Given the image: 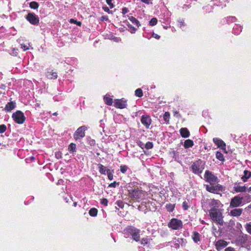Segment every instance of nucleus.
<instances>
[{
	"mask_svg": "<svg viewBox=\"0 0 251 251\" xmlns=\"http://www.w3.org/2000/svg\"><path fill=\"white\" fill-rule=\"evenodd\" d=\"M221 203L219 200L212 199L208 202L210 207L209 210V216L213 222L217 224L222 226L224 224L222 209L219 208Z\"/></svg>",
	"mask_w": 251,
	"mask_h": 251,
	"instance_id": "obj_1",
	"label": "nucleus"
},
{
	"mask_svg": "<svg viewBox=\"0 0 251 251\" xmlns=\"http://www.w3.org/2000/svg\"><path fill=\"white\" fill-rule=\"evenodd\" d=\"M124 233L126 237L131 236L132 239L136 242L140 241V230L132 226H127L124 230Z\"/></svg>",
	"mask_w": 251,
	"mask_h": 251,
	"instance_id": "obj_2",
	"label": "nucleus"
},
{
	"mask_svg": "<svg viewBox=\"0 0 251 251\" xmlns=\"http://www.w3.org/2000/svg\"><path fill=\"white\" fill-rule=\"evenodd\" d=\"M192 172L195 174H201L204 169V163L201 159H198L193 162L191 166Z\"/></svg>",
	"mask_w": 251,
	"mask_h": 251,
	"instance_id": "obj_3",
	"label": "nucleus"
},
{
	"mask_svg": "<svg viewBox=\"0 0 251 251\" xmlns=\"http://www.w3.org/2000/svg\"><path fill=\"white\" fill-rule=\"evenodd\" d=\"M129 197L136 201L141 199L145 196L144 191L138 188L128 190Z\"/></svg>",
	"mask_w": 251,
	"mask_h": 251,
	"instance_id": "obj_4",
	"label": "nucleus"
},
{
	"mask_svg": "<svg viewBox=\"0 0 251 251\" xmlns=\"http://www.w3.org/2000/svg\"><path fill=\"white\" fill-rule=\"evenodd\" d=\"M168 226L173 230H179L183 227V223L180 220L173 218L168 223Z\"/></svg>",
	"mask_w": 251,
	"mask_h": 251,
	"instance_id": "obj_5",
	"label": "nucleus"
},
{
	"mask_svg": "<svg viewBox=\"0 0 251 251\" xmlns=\"http://www.w3.org/2000/svg\"><path fill=\"white\" fill-rule=\"evenodd\" d=\"M204 177L205 180L209 183L211 185L214 184L219 181L218 177L215 176L212 172L209 170L205 171Z\"/></svg>",
	"mask_w": 251,
	"mask_h": 251,
	"instance_id": "obj_6",
	"label": "nucleus"
},
{
	"mask_svg": "<svg viewBox=\"0 0 251 251\" xmlns=\"http://www.w3.org/2000/svg\"><path fill=\"white\" fill-rule=\"evenodd\" d=\"M87 129V127L85 126H82L78 127L74 133L73 136L74 139L77 141L84 137L85 136V131Z\"/></svg>",
	"mask_w": 251,
	"mask_h": 251,
	"instance_id": "obj_7",
	"label": "nucleus"
},
{
	"mask_svg": "<svg viewBox=\"0 0 251 251\" xmlns=\"http://www.w3.org/2000/svg\"><path fill=\"white\" fill-rule=\"evenodd\" d=\"M12 117L15 122L18 124H23L26 119L24 113L19 110L13 113Z\"/></svg>",
	"mask_w": 251,
	"mask_h": 251,
	"instance_id": "obj_8",
	"label": "nucleus"
},
{
	"mask_svg": "<svg viewBox=\"0 0 251 251\" xmlns=\"http://www.w3.org/2000/svg\"><path fill=\"white\" fill-rule=\"evenodd\" d=\"M205 188L206 190L210 193L218 194L220 192L223 191L224 187L222 185L217 184L215 185H212L211 184L210 185H206Z\"/></svg>",
	"mask_w": 251,
	"mask_h": 251,
	"instance_id": "obj_9",
	"label": "nucleus"
},
{
	"mask_svg": "<svg viewBox=\"0 0 251 251\" xmlns=\"http://www.w3.org/2000/svg\"><path fill=\"white\" fill-rule=\"evenodd\" d=\"M26 20L31 24L38 25L39 24V18L34 13L29 12L25 17Z\"/></svg>",
	"mask_w": 251,
	"mask_h": 251,
	"instance_id": "obj_10",
	"label": "nucleus"
},
{
	"mask_svg": "<svg viewBox=\"0 0 251 251\" xmlns=\"http://www.w3.org/2000/svg\"><path fill=\"white\" fill-rule=\"evenodd\" d=\"M243 199V198L239 195L234 197L230 201L229 207L234 208L239 206L242 203Z\"/></svg>",
	"mask_w": 251,
	"mask_h": 251,
	"instance_id": "obj_11",
	"label": "nucleus"
},
{
	"mask_svg": "<svg viewBox=\"0 0 251 251\" xmlns=\"http://www.w3.org/2000/svg\"><path fill=\"white\" fill-rule=\"evenodd\" d=\"M241 182H235L233 184V193H242L247 191L248 188L245 185H241Z\"/></svg>",
	"mask_w": 251,
	"mask_h": 251,
	"instance_id": "obj_12",
	"label": "nucleus"
},
{
	"mask_svg": "<svg viewBox=\"0 0 251 251\" xmlns=\"http://www.w3.org/2000/svg\"><path fill=\"white\" fill-rule=\"evenodd\" d=\"M141 122L146 128L148 129L151 125L152 120L150 116L148 115H143L141 117Z\"/></svg>",
	"mask_w": 251,
	"mask_h": 251,
	"instance_id": "obj_13",
	"label": "nucleus"
},
{
	"mask_svg": "<svg viewBox=\"0 0 251 251\" xmlns=\"http://www.w3.org/2000/svg\"><path fill=\"white\" fill-rule=\"evenodd\" d=\"M114 106L119 109H124L127 106V100L122 99H116L115 100Z\"/></svg>",
	"mask_w": 251,
	"mask_h": 251,
	"instance_id": "obj_14",
	"label": "nucleus"
},
{
	"mask_svg": "<svg viewBox=\"0 0 251 251\" xmlns=\"http://www.w3.org/2000/svg\"><path fill=\"white\" fill-rule=\"evenodd\" d=\"M213 141L218 148H220L223 150L225 151V152L226 150V144L222 140L218 138H214Z\"/></svg>",
	"mask_w": 251,
	"mask_h": 251,
	"instance_id": "obj_15",
	"label": "nucleus"
},
{
	"mask_svg": "<svg viewBox=\"0 0 251 251\" xmlns=\"http://www.w3.org/2000/svg\"><path fill=\"white\" fill-rule=\"evenodd\" d=\"M227 245V242L223 240H219L216 242L215 246L216 249L220 251Z\"/></svg>",
	"mask_w": 251,
	"mask_h": 251,
	"instance_id": "obj_16",
	"label": "nucleus"
},
{
	"mask_svg": "<svg viewBox=\"0 0 251 251\" xmlns=\"http://www.w3.org/2000/svg\"><path fill=\"white\" fill-rule=\"evenodd\" d=\"M181 136L183 138H186L190 136V132L186 127H182L179 130Z\"/></svg>",
	"mask_w": 251,
	"mask_h": 251,
	"instance_id": "obj_17",
	"label": "nucleus"
},
{
	"mask_svg": "<svg viewBox=\"0 0 251 251\" xmlns=\"http://www.w3.org/2000/svg\"><path fill=\"white\" fill-rule=\"evenodd\" d=\"M46 76L49 79H52L57 78L58 75L56 72H54L53 70H50L47 72Z\"/></svg>",
	"mask_w": 251,
	"mask_h": 251,
	"instance_id": "obj_18",
	"label": "nucleus"
},
{
	"mask_svg": "<svg viewBox=\"0 0 251 251\" xmlns=\"http://www.w3.org/2000/svg\"><path fill=\"white\" fill-rule=\"evenodd\" d=\"M243 212V209L241 208H235L230 211V215L234 217L240 216Z\"/></svg>",
	"mask_w": 251,
	"mask_h": 251,
	"instance_id": "obj_19",
	"label": "nucleus"
},
{
	"mask_svg": "<svg viewBox=\"0 0 251 251\" xmlns=\"http://www.w3.org/2000/svg\"><path fill=\"white\" fill-rule=\"evenodd\" d=\"M251 177V172L248 171V170H245L244 171V175L241 177V179L244 182H245Z\"/></svg>",
	"mask_w": 251,
	"mask_h": 251,
	"instance_id": "obj_20",
	"label": "nucleus"
},
{
	"mask_svg": "<svg viewBox=\"0 0 251 251\" xmlns=\"http://www.w3.org/2000/svg\"><path fill=\"white\" fill-rule=\"evenodd\" d=\"M15 107V103L13 101H11L7 103V104L5 105L4 109L7 112H10L12 110L14 109Z\"/></svg>",
	"mask_w": 251,
	"mask_h": 251,
	"instance_id": "obj_21",
	"label": "nucleus"
},
{
	"mask_svg": "<svg viewBox=\"0 0 251 251\" xmlns=\"http://www.w3.org/2000/svg\"><path fill=\"white\" fill-rule=\"evenodd\" d=\"M201 235L197 231H194L193 232L192 238L194 242L196 243H198L200 241Z\"/></svg>",
	"mask_w": 251,
	"mask_h": 251,
	"instance_id": "obj_22",
	"label": "nucleus"
},
{
	"mask_svg": "<svg viewBox=\"0 0 251 251\" xmlns=\"http://www.w3.org/2000/svg\"><path fill=\"white\" fill-rule=\"evenodd\" d=\"M127 16L128 17V19L130 20V21L133 24L136 25L137 27H139L140 26H141V24H140L139 21L135 17L133 16H129V15H127Z\"/></svg>",
	"mask_w": 251,
	"mask_h": 251,
	"instance_id": "obj_23",
	"label": "nucleus"
},
{
	"mask_svg": "<svg viewBox=\"0 0 251 251\" xmlns=\"http://www.w3.org/2000/svg\"><path fill=\"white\" fill-rule=\"evenodd\" d=\"M194 146V142L191 139H187L184 141L183 146L185 149H188Z\"/></svg>",
	"mask_w": 251,
	"mask_h": 251,
	"instance_id": "obj_24",
	"label": "nucleus"
},
{
	"mask_svg": "<svg viewBox=\"0 0 251 251\" xmlns=\"http://www.w3.org/2000/svg\"><path fill=\"white\" fill-rule=\"evenodd\" d=\"M151 240L152 239L151 238H148V237L143 238L141 240V244L145 246L150 244Z\"/></svg>",
	"mask_w": 251,
	"mask_h": 251,
	"instance_id": "obj_25",
	"label": "nucleus"
},
{
	"mask_svg": "<svg viewBox=\"0 0 251 251\" xmlns=\"http://www.w3.org/2000/svg\"><path fill=\"white\" fill-rule=\"evenodd\" d=\"M98 166L100 174L101 175H106L107 170L106 167L101 164H99Z\"/></svg>",
	"mask_w": 251,
	"mask_h": 251,
	"instance_id": "obj_26",
	"label": "nucleus"
},
{
	"mask_svg": "<svg viewBox=\"0 0 251 251\" xmlns=\"http://www.w3.org/2000/svg\"><path fill=\"white\" fill-rule=\"evenodd\" d=\"M104 100L105 103L109 106H111L112 105L113 103V100L112 98H111L110 96H105L104 97Z\"/></svg>",
	"mask_w": 251,
	"mask_h": 251,
	"instance_id": "obj_27",
	"label": "nucleus"
},
{
	"mask_svg": "<svg viewBox=\"0 0 251 251\" xmlns=\"http://www.w3.org/2000/svg\"><path fill=\"white\" fill-rule=\"evenodd\" d=\"M68 150L70 152H74L76 151V144L75 143H71L69 146Z\"/></svg>",
	"mask_w": 251,
	"mask_h": 251,
	"instance_id": "obj_28",
	"label": "nucleus"
},
{
	"mask_svg": "<svg viewBox=\"0 0 251 251\" xmlns=\"http://www.w3.org/2000/svg\"><path fill=\"white\" fill-rule=\"evenodd\" d=\"M124 23H127L126 25L129 28V31L131 33H134L137 30V28L133 26L131 24H130L127 21H125Z\"/></svg>",
	"mask_w": 251,
	"mask_h": 251,
	"instance_id": "obj_29",
	"label": "nucleus"
},
{
	"mask_svg": "<svg viewBox=\"0 0 251 251\" xmlns=\"http://www.w3.org/2000/svg\"><path fill=\"white\" fill-rule=\"evenodd\" d=\"M175 207V204L168 203L166 205V208L167 210L170 212H172L174 210Z\"/></svg>",
	"mask_w": 251,
	"mask_h": 251,
	"instance_id": "obj_30",
	"label": "nucleus"
},
{
	"mask_svg": "<svg viewBox=\"0 0 251 251\" xmlns=\"http://www.w3.org/2000/svg\"><path fill=\"white\" fill-rule=\"evenodd\" d=\"M98 210L96 208H92L89 211V214L91 216L95 217L98 214Z\"/></svg>",
	"mask_w": 251,
	"mask_h": 251,
	"instance_id": "obj_31",
	"label": "nucleus"
},
{
	"mask_svg": "<svg viewBox=\"0 0 251 251\" xmlns=\"http://www.w3.org/2000/svg\"><path fill=\"white\" fill-rule=\"evenodd\" d=\"M216 157L217 159L221 161H224L225 160L224 155L220 151H217L216 152Z\"/></svg>",
	"mask_w": 251,
	"mask_h": 251,
	"instance_id": "obj_32",
	"label": "nucleus"
},
{
	"mask_svg": "<svg viewBox=\"0 0 251 251\" xmlns=\"http://www.w3.org/2000/svg\"><path fill=\"white\" fill-rule=\"evenodd\" d=\"M29 5V7L33 9H37L39 6V3L37 2L34 1L30 2Z\"/></svg>",
	"mask_w": 251,
	"mask_h": 251,
	"instance_id": "obj_33",
	"label": "nucleus"
},
{
	"mask_svg": "<svg viewBox=\"0 0 251 251\" xmlns=\"http://www.w3.org/2000/svg\"><path fill=\"white\" fill-rule=\"evenodd\" d=\"M135 95L139 98L142 97L143 95L142 90L141 88L137 89L135 91Z\"/></svg>",
	"mask_w": 251,
	"mask_h": 251,
	"instance_id": "obj_34",
	"label": "nucleus"
},
{
	"mask_svg": "<svg viewBox=\"0 0 251 251\" xmlns=\"http://www.w3.org/2000/svg\"><path fill=\"white\" fill-rule=\"evenodd\" d=\"M113 170L111 171L110 169L107 170V174L108 176V178L111 180L113 178Z\"/></svg>",
	"mask_w": 251,
	"mask_h": 251,
	"instance_id": "obj_35",
	"label": "nucleus"
},
{
	"mask_svg": "<svg viewBox=\"0 0 251 251\" xmlns=\"http://www.w3.org/2000/svg\"><path fill=\"white\" fill-rule=\"evenodd\" d=\"M87 141L89 144L91 146H94L96 145V141L94 139L91 138L90 137H88L87 138Z\"/></svg>",
	"mask_w": 251,
	"mask_h": 251,
	"instance_id": "obj_36",
	"label": "nucleus"
},
{
	"mask_svg": "<svg viewBox=\"0 0 251 251\" xmlns=\"http://www.w3.org/2000/svg\"><path fill=\"white\" fill-rule=\"evenodd\" d=\"M170 116V115L169 112H165L163 115V118L164 121L168 123L169 122Z\"/></svg>",
	"mask_w": 251,
	"mask_h": 251,
	"instance_id": "obj_37",
	"label": "nucleus"
},
{
	"mask_svg": "<svg viewBox=\"0 0 251 251\" xmlns=\"http://www.w3.org/2000/svg\"><path fill=\"white\" fill-rule=\"evenodd\" d=\"M157 23V19L156 18H152L149 22L150 25L154 26Z\"/></svg>",
	"mask_w": 251,
	"mask_h": 251,
	"instance_id": "obj_38",
	"label": "nucleus"
},
{
	"mask_svg": "<svg viewBox=\"0 0 251 251\" xmlns=\"http://www.w3.org/2000/svg\"><path fill=\"white\" fill-rule=\"evenodd\" d=\"M128 169V167L126 165H121L120 166V171L123 174H125Z\"/></svg>",
	"mask_w": 251,
	"mask_h": 251,
	"instance_id": "obj_39",
	"label": "nucleus"
},
{
	"mask_svg": "<svg viewBox=\"0 0 251 251\" xmlns=\"http://www.w3.org/2000/svg\"><path fill=\"white\" fill-rule=\"evenodd\" d=\"M245 227L247 232L251 234V222L247 223Z\"/></svg>",
	"mask_w": 251,
	"mask_h": 251,
	"instance_id": "obj_40",
	"label": "nucleus"
},
{
	"mask_svg": "<svg viewBox=\"0 0 251 251\" xmlns=\"http://www.w3.org/2000/svg\"><path fill=\"white\" fill-rule=\"evenodd\" d=\"M153 143L151 142H148L145 144V148L147 150L151 149L153 148Z\"/></svg>",
	"mask_w": 251,
	"mask_h": 251,
	"instance_id": "obj_41",
	"label": "nucleus"
},
{
	"mask_svg": "<svg viewBox=\"0 0 251 251\" xmlns=\"http://www.w3.org/2000/svg\"><path fill=\"white\" fill-rule=\"evenodd\" d=\"M70 22L72 24H76L77 25L80 26L82 25V23L80 21H77L76 20H75L74 19H71L70 20Z\"/></svg>",
	"mask_w": 251,
	"mask_h": 251,
	"instance_id": "obj_42",
	"label": "nucleus"
},
{
	"mask_svg": "<svg viewBox=\"0 0 251 251\" xmlns=\"http://www.w3.org/2000/svg\"><path fill=\"white\" fill-rule=\"evenodd\" d=\"M182 208L184 210H187L189 208V205L187 201H184L182 203Z\"/></svg>",
	"mask_w": 251,
	"mask_h": 251,
	"instance_id": "obj_43",
	"label": "nucleus"
},
{
	"mask_svg": "<svg viewBox=\"0 0 251 251\" xmlns=\"http://www.w3.org/2000/svg\"><path fill=\"white\" fill-rule=\"evenodd\" d=\"M6 126L4 125V124H2V125H0V133H4L6 130Z\"/></svg>",
	"mask_w": 251,
	"mask_h": 251,
	"instance_id": "obj_44",
	"label": "nucleus"
},
{
	"mask_svg": "<svg viewBox=\"0 0 251 251\" xmlns=\"http://www.w3.org/2000/svg\"><path fill=\"white\" fill-rule=\"evenodd\" d=\"M116 204L118 206H119V207H120L121 208H124V205H125L124 202L122 201H121V200H119V201H117Z\"/></svg>",
	"mask_w": 251,
	"mask_h": 251,
	"instance_id": "obj_45",
	"label": "nucleus"
},
{
	"mask_svg": "<svg viewBox=\"0 0 251 251\" xmlns=\"http://www.w3.org/2000/svg\"><path fill=\"white\" fill-rule=\"evenodd\" d=\"M108 202V201L107 199L102 198L100 199V203L104 206H107Z\"/></svg>",
	"mask_w": 251,
	"mask_h": 251,
	"instance_id": "obj_46",
	"label": "nucleus"
},
{
	"mask_svg": "<svg viewBox=\"0 0 251 251\" xmlns=\"http://www.w3.org/2000/svg\"><path fill=\"white\" fill-rule=\"evenodd\" d=\"M55 156L56 158H57L58 159H61L62 158V154L61 152H60L59 151H57L55 153Z\"/></svg>",
	"mask_w": 251,
	"mask_h": 251,
	"instance_id": "obj_47",
	"label": "nucleus"
},
{
	"mask_svg": "<svg viewBox=\"0 0 251 251\" xmlns=\"http://www.w3.org/2000/svg\"><path fill=\"white\" fill-rule=\"evenodd\" d=\"M112 0H106V2L109 6L111 9L114 7V4L112 2Z\"/></svg>",
	"mask_w": 251,
	"mask_h": 251,
	"instance_id": "obj_48",
	"label": "nucleus"
},
{
	"mask_svg": "<svg viewBox=\"0 0 251 251\" xmlns=\"http://www.w3.org/2000/svg\"><path fill=\"white\" fill-rule=\"evenodd\" d=\"M119 184V182H117L116 181H114L112 183H111L109 184L108 186L109 187H113L115 188L116 187L117 185H118Z\"/></svg>",
	"mask_w": 251,
	"mask_h": 251,
	"instance_id": "obj_49",
	"label": "nucleus"
},
{
	"mask_svg": "<svg viewBox=\"0 0 251 251\" xmlns=\"http://www.w3.org/2000/svg\"><path fill=\"white\" fill-rule=\"evenodd\" d=\"M129 12V9L127 7H124L122 9V13L123 15H125Z\"/></svg>",
	"mask_w": 251,
	"mask_h": 251,
	"instance_id": "obj_50",
	"label": "nucleus"
},
{
	"mask_svg": "<svg viewBox=\"0 0 251 251\" xmlns=\"http://www.w3.org/2000/svg\"><path fill=\"white\" fill-rule=\"evenodd\" d=\"M21 48L23 49L24 50H26L29 49L28 47H27L25 45L21 44Z\"/></svg>",
	"mask_w": 251,
	"mask_h": 251,
	"instance_id": "obj_51",
	"label": "nucleus"
},
{
	"mask_svg": "<svg viewBox=\"0 0 251 251\" xmlns=\"http://www.w3.org/2000/svg\"><path fill=\"white\" fill-rule=\"evenodd\" d=\"M103 9L104 10V11L108 13H110V10H109V8L107 6L103 7Z\"/></svg>",
	"mask_w": 251,
	"mask_h": 251,
	"instance_id": "obj_52",
	"label": "nucleus"
},
{
	"mask_svg": "<svg viewBox=\"0 0 251 251\" xmlns=\"http://www.w3.org/2000/svg\"><path fill=\"white\" fill-rule=\"evenodd\" d=\"M152 36L153 37L155 38L156 39H159L160 38V36L159 35L155 34L154 33L152 34Z\"/></svg>",
	"mask_w": 251,
	"mask_h": 251,
	"instance_id": "obj_53",
	"label": "nucleus"
},
{
	"mask_svg": "<svg viewBox=\"0 0 251 251\" xmlns=\"http://www.w3.org/2000/svg\"><path fill=\"white\" fill-rule=\"evenodd\" d=\"M185 24L184 21H180L179 22V26L180 27H182V26H185Z\"/></svg>",
	"mask_w": 251,
	"mask_h": 251,
	"instance_id": "obj_54",
	"label": "nucleus"
},
{
	"mask_svg": "<svg viewBox=\"0 0 251 251\" xmlns=\"http://www.w3.org/2000/svg\"><path fill=\"white\" fill-rule=\"evenodd\" d=\"M142 2L149 4L151 0H140Z\"/></svg>",
	"mask_w": 251,
	"mask_h": 251,
	"instance_id": "obj_55",
	"label": "nucleus"
},
{
	"mask_svg": "<svg viewBox=\"0 0 251 251\" xmlns=\"http://www.w3.org/2000/svg\"><path fill=\"white\" fill-rule=\"evenodd\" d=\"M0 88L5 90L6 88V85L5 84H2L0 85Z\"/></svg>",
	"mask_w": 251,
	"mask_h": 251,
	"instance_id": "obj_56",
	"label": "nucleus"
},
{
	"mask_svg": "<svg viewBox=\"0 0 251 251\" xmlns=\"http://www.w3.org/2000/svg\"><path fill=\"white\" fill-rule=\"evenodd\" d=\"M107 20H108V18H107V16H102L101 17V21H104V20L107 21Z\"/></svg>",
	"mask_w": 251,
	"mask_h": 251,
	"instance_id": "obj_57",
	"label": "nucleus"
},
{
	"mask_svg": "<svg viewBox=\"0 0 251 251\" xmlns=\"http://www.w3.org/2000/svg\"><path fill=\"white\" fill-rule=\"evenodd\" d=\"M76 204H77V202H74V206H76Z\"/></svg>",
	"mask_w": 251,
	"mask_h": 251,
	"instance_id": "obj_58",
	"label": "nucleus"
},
{
	"mask_svg": "<svg viewBox=\"0 0 251 251\" xmlns=\"http://www.w3.org/2000/svg\"><path fill=\"white\" fill-rule=\"evenodd\" d=\"M53 115H54V116H56V115H57V112H55V113H54L53 114Z\"/></svg>",
	"mask_w": 251,
	"mask_h": 251,
	"instance_id": "obj_59",
	"label": "nucleus"
},
{
	"mask_svg": "<svg viewBox=\"0 0 251 251\" xmlns=\"http://www.w3.org/2000/svg\"><path fill=\"white\" fill-rule=\"evenodd\" d=\"M5 94V92H2L1 91H0V94Z\"/></svg>",
	"mask_w": 251,
	"mask_h": 251,
	"instance_id": "obj_60",
	"label": "nucleus"
},
{
	"mask_svg": "<svg viewBox=\"0 0 251 251\" xmlns=\"http://www.w3.org/2000/svg\"><path fill=\"white\" fill-rule=\"evenodd\" d=\"M142 145H143V144H141V145H140V147H141L143 149V148L141 147Z\"/></svg>",
	"mask_w": 251,
	"mask_h": 251,
	"instance_id": "obj_61",
	"label": "nucleus"
},
{
	"mask_svg": "<svg viewBox=\"0 0 251 251\" xmlns=\"http://www.w3.org/2000/svg\"><path fill=\"white\" fill-rule=\"evenodd\" d=\"M142 145H143V144H141V145H140V147H141L143 149V148L141 147Z\"/></svg>",
	"mask_w": 251,
	"mask_h": 251,
	"instance_id": "obj_62",
	"label": "nucleus"
},
{
	"mask_svg": "<svg viewBox=\"0 0 251 251\" xmlns=\"http://www.w3.org/2000/svg\"><path fill=\"white\" fill-rule=\"evenodd\" d=\"M142 145H143V144H141V145H140V147H141L143 149V148L141 147Z\"/></svg>",
	"mask_w": 251,
	"mask_h": 251,
	"instance_id": "obj_63",
	"label": "nucleus"
},
{
	"mask_svg": "<svg viewBox=\"0 0 251 251\" xmlns=\"http://www.w3.org/2000/svg\"><path fill=\"white\" fill-rule=\"evenodd\" d=\"M249 189H250V191H251V187H250L249 188Z\"/></svg>",
	"mask_w": 251,
	"mask_h": 251,
	"instance_id": "obj_64",
	"label": "nucleus"
}]
</instances>
